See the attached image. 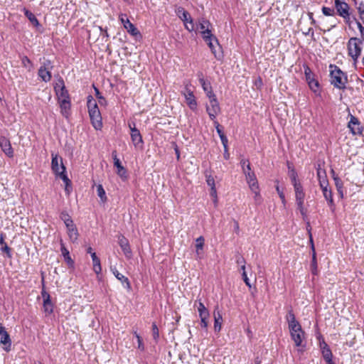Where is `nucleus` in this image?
I'll return each instance as SVG.
<instances>
[{"label": "nucleus", "instance_id": "13", "mask_svg": "<svg viewBox=\"0 0 364 364\" xmlns=\"http://www.w3.org/2000/svg\"><path fill=\"white\" fill-rule=\"evenodd\" d=\"M54 89L58 97V101H61L63 100H70L68 92L65 87L63 80H60L55 84Z\"/></svg>", "mask_w": 364, "mask_h": 364}, {"label": "nucleus", "instance_id": "55", "mask_svg": "<svg viewBox=\"0 0 364 364\" xmlns=\"http://www.w3.org/2000/svg\"><path fill=\"white\" fill-rule=\"evenodd\" d=\"M220 138L222 144L224 146V149H225V152H227L228 142V138L226 137L225 135L221 136V137H220Z\"/></svg>", "mask_w": 364, "mask_h": 364}, {"label": "nucleus", "instance_id": "11", "mask_svg": "<svg viewBox=\"0 0 364 364\" xmlns=\"http://www.w3.org/2000/svg\"><path fill=\"white\" fill-rule=\"evenodd\" d=\"M182 95L184 96L186 102L189 108L195 111L197 109V101L193 95V92L188 88V85H186L185 87V90L182 92Z\"/></svg>", "mask_w": 364, "mask_h": 364}, {"label": "nucleus", "instance_id": "48", "mask_svg": "<svg viewBox=\"0 0 364 364\" xmlns=\"http://www.w3.org/2000/svg\"><path fill=\"white\" fill-rule=\"evenodd\" d=\"M21 63L25 68H28L30 69L32 67L31 61L27 56H23L22 58Z\"/></svg>", "mask_w": 364, "mask_h": 364}, {"label": "nucleus", "instance_id": "31", "mask_svg": "<svg viewBox=\"0 0 364 364\" xmlns=\"http://www.w3.org/2000/svg\"><path fill=\"white\" fill-rule=\"evenodd\" d=\"M91 257L93 263V270L97 274H99L102 271L100 260L95 252L92 253Z\"/></svg>", "mask_w": 364, "mask_h": 364}, {"label": "nucleus", "instance_id": "5", "mask_svg": "<svg viewBox=\"0 0 364 364\" xmlns=\"http://www.w3.org/2000/svg\"><path fill=\"white\" fill-rule=\"evenodd\" d=\"M176 13L178 17L184 23L185 28L188 31L191 32L195 30L193 20L188 11L180 6L176 9Z\"/></svg>", "mask_w": 364, "mask_h": 364}, {"label": "nucleus", "instance_id": "28", "mask_svg": "<svg viewBox=\"0 0 364 364\" xmlns=\"http://www.w3.org/2000/svg\"><path fill=\"white\" fill-rule=\"evenodd\" d=\"M328 186H320V187L322 190L323 195L324 198L328 201L329 206L333 207L334 205V203H333V196H332V192H331V190L328 188Z\"/></svg>", "mask_w": 364, "mask_h": 364}, {"label": "nucleus", "instance_id": "51", "mask_svg": "<svg viewBox=\"0 0 364 364\" xmlns=\"http://www.w3.org/2000/svg\"><path fill=\"white\" fill-rule=\"evenodd\" d=\"M322 12L325 16H333L334 14V10L328 7H323Z\"/></svg>", "mask_w": 364, "mask_h": 364}, {"label": "nucleus", "instance_id": "3", "mask_svg": "<svg viewBox=\"0 0 364 364\" xmlns=\"http://www.w3.org/2000/svg\"><path fill=\"white\" fill-rule=\"evenodd\" d=\"M362 40L356 37L350 38L347 43L348 55L353 59L355 64L362 52Z\"/></svg>", "mask_w": 364, "mask_h": 364}, {"label": "nucleus", "instance_id": "1", "mask_svg": "<svg viewBox=\"0 0 364 364\" xmlns=\"http://www.w3.org/2000/svg\"><path fill=\"white\" fill-rule=\"evenodd\" d=\"M330 77L331 83L333 86L340 90L346 88V85L348 82L346 75L336 65H330Z\"/></svg>", "mask_w": 364, "mask_h": 364}, {"label": "nucleus", "instance_id": "42", "mask_svg": "<svg viewBox=\"0 0 364 364\" xmlns=\"http://www.w3.org/2000/svg\"><path fill=\"white\" fill-rule=\"evenodd\" d=\"M97 196L100 198L102 202H105L107 200L106 193H105V191L101 184H99L97 186Z\"/></svg>", "mask_w": 364, "mask_h": 364}, {"label": "nucleus", "instance_id": "56", "mask_svg": "<svg viewBox=\"0 0 364 364\" xmlns=\"http://www.w3.org/2000/svg\"><path fill=\"white\" fill-rule=\"evenodd\" d=\"M242 278H243V280L245 282V283L246 284L247 286H248L249 287H251V284L250 283V280L247 276V274H246V272L244 271L242 272Z\"/></svg>", "mask_w": 364, "mask_h": 364}, {"label": "nucleus", "instance_id": "26", "mask_svg": "<svg viewBox=\"0 0 364 364\" xmlns=\"http://www.w3.org/2000/svg\"><path fill=\"white\" fill-rule=\"evenodd\" d=\"M199 82L204 90V92L206 94V96L210 98L212 96H215V95L213 93L212 90V87L210 85V83L209 82H207L204 80V78L201 77L199 79Z\"/></svg>", "mask_w": 364, "mask_h": 364}, {"label": "nucleus", "instance_id": "60", "mask_svg": "<svg viewBox=\"0 0 364 364\" xmlns=\"http://www.w3.org/2000/svg\"><path fill=\"white\" fill-rule=\"evenodd\" d=\"M99 103L101 105H105L106 103V100L103 97H99Z\"/></svg>", "mask_w": 364, "mask_h": 364}, {"label": "nucleus", "instance_id": "61", "mask_svg": "<svg viewBox=\"0 0 364 364\" xmlns=\"http://www.w3.org/2000/svg\"><path fill=\"white\" fill-rule=\"evenodd\" d=\"M255 84L256 86L260 87L262 85L261 78H259L257 80H256Z\"/></svg>", "mask_w": 364, "mask_h": 364}, {"label": "nucleus", "instance_id": "57", "mask_svg": "<svg viewBox=\"0 0 364 364\" xmlns=\"http://www.w3.org/2000/svg\"><path fill=\"white\" fill-rule=\"evenodd\" d=\"M358 13L359 14H362L363 13H364V4L363 3H360L359 4V6H358Z\"/></svg>", "mask_w": 364, "mask_h": 364}, {"label": "nucleus", "instance_id": "49", "mask_svg": "<svg viewBox=\"0 0 364 364\" xmlns=\"http://www.w3.org/2000/svg\"><path fill=\"white\" fill-rule=\"evenodd\" d=\"M134 336H136V338L137 339L138 348L140 349L141 350H144V344L142 343V339H141V336L136 333V331H134Z\"/></svg>", "mask_w": 364, "mask_h": 364}, {"label": "nucleus", "instance_id": "7", "mask_svg": "<svg viewBox=\"0 0 364 364\" xmlns=\"http://www.w3.org/2000/svg\"><path fill=\"white\" fill-rule=\"evenodd\" d=\"M209 99V104L206 105V112L211 120H215L216 116L220 112V107L216 96H212Z\"/></svg>", "mask_w": 364, "mask_h": 364}, {"label": "nucleus", "instance_id": "50", "mask_svg": "<svg viewBox=\"0 0 364 364\" xmlns=\"http://www.w3.org/2000/svg\"><path fill=\"white\" fill-rule=\"evenodd\" d=\"M152 333L154 340H157L159 337V329L155 323L152 324Z\"/></svg>", "mask_w": 364, "mask_h": 364}, {"label": "nucleus", "instance_id": "16", "mask_svg": "<svg viewBox=\"0 0 364 364\" xmlns=\"http://www.w3.org/2000/svg\"><path fill=\"white\" fill-rule=\"evenodd\" d=\"M119 19L122 23L125 29H127V32L132 34V36H136L139 33L137 28L134 26L133 23H132L127 18L125 14H121L119 16Z\"/></svg>", "mask_w": 364, "mask_h": 364}, {"label": "nucleus", "instance_id": "54", "mask_svg": "<svg viewBox=\"0 0 364 364\" xmlns=\"http://www.w3.org/2000/svg\"><path fill=\"white\" fill-rule=\"evenodd\" d=\"M276 190H277V193H278V194H279V198H281V200H282V203L284 205V204H285V203H286L284 193H283V191H281V190L279 189V186H278L276 187Z\"/></svg>", "mask_w": 364, "mask_h": 364}, {"label": "nucleus", "instance_id": "4", "mask_svg": "<svg viewBox=\"0 0 364 364\" xmlns=\"http://www.w3.org/2000/svg\"><path fill=\"white\" fill-rule=\"evenodd\" d=\"M293 186L294 189L296 203L298 209L299 210L302 215H305L306 210L304 207L305 193L304 191L303 186L301 183L294 184Z\"/></svg>", "mask_w": 364, "mask_h": 364}, {"label": "nucleus", "instance_id": "22", "mask_svg": "<svg viewBox=\"0 0 364 364\" xmlns=\"http://www.w3.org/2000/svg\"><path fill=\"white\" fill-rule=\"evenodd\" d=\"M305 75L306 81L308 82V84L311 90L314 92H317V90H318V82L313 77L309 68H306L305 70Z\"/></svg>", "mask_w": 364, "mask_h": 364}, {"label": "nucleus", "instance_id": "2", "mask_svg": "<svg viewBox=\"0 0 364 364\" xmlns=\"http://www.w3.org/2000/svg\"><path fill=\"white\" fill-rule=\"evenodd\" d=\"M242 171L245 176L247 183H248L250 190L255 193V201L260 202L261 196L259 194L258 182L254 171L251 170L250 163H247L246 167L243 166Z\"/></svg>", "mask_w": 364, "mask_h": 364}, {"label": "nucleus", "instance_id": "29", "mask_svg": "<svg viewBox=\"0 0 364 364\" xmlns=\"http://www.w3.org/2000/svg\"><path fill=\"white\" fill-rule=\"evenodd\" d=\"M205 244V239L203 236H200L196 240V252L198 258L203 255V250Z\"/></svg>", "mask_w": 364, "mask_h": 364}, {"label": "nucleus", "instance_id": "45", "mask_svg": "<svg viewBox=\"0 0 364 364\" xmlns=\"http://www.w3.org/2000/svg\"><path fill=\"white\" fill-rule=\"evenodd\" d=\"M205 178L207 184L210 187V188H215V179L213 176L210 174L205 173Z\"/></svg>", "mask_w": 364, "mask_h": 364}, {"label": "nucleus", "instance_id": "43", "mask_svg": "<svg viewBox=\"0 0 364 364\" xmlns=\"http://www.w3.org/2000/svg\"><path fill=\"white\" fill-rule=\"evenodd\" d=\"M25 15L33 25L38 26V21L33 14L29 11H26Z\"/></svg>", "mask_w": 364, "mask_h": 364}, {"label": "nucleus", "instance_id": "37", "mask_svg": "<svg viewBox=\"0 0 364 364\" xmlns=\"http://www.w3.org/2000/svg\"><path fill=\"white\" fill-rule=\"evenodd\" d=\"M287 321L288 322V326L291 327L294 325H299V323L296 320L295 315L292 311H289L286 316Z\"/></svg>", "mask_w": 364, "mask_h": 364}, {"label": "nucleus", "instance_id": "6", "mask_svg": "<svg viewBox=\"0 0 364 364\" xmlns=\"http://www.w3.org/2000/svg\"><path fill=\"white\" fill-rule=\"evenodd\" d=\"M335 6L337 13L343 18L345 22L350 26L352 21L349 14V6L343 0H335Z\"/></svg>", "mask_w": 364, "mask_h": 364}, {"label": "nucleus", "instance_id": "14", "mask_svg": "<svg viewBox=\"0 0 364 364\" xmlns=\"http://www.w3.org/2000/svg\"><path fill=\"white\" fill-rule=\"evenodd\" d=\"M112 158L114 160V166L117 168V175L123 180L127 179V173L125 168L122 165L119 159L117 158L116 151L112 152Z\"/></svg>", "mask_w": 364, "mask_h": 364}, {"label": "nucleus", "instance_id": "40", "mask_svg": "<svg viewBox=\"0 0 364 364\" xmlns=\"http://www.w3.org/2000/svg\"><path fill=\"white\" fill-rule=\"evenodd\" d=\"M60 218L64 222L66 228H68L74 225L73 220L71 219L70 215L66 213H62L60 214Z\"/></svg>", "mask_w": 364, "mask_h": 364}, {"label": "nucleus", "instance_id": "35", "mask_svg": "<svg viewBox=\"0 0 364 364\" xmlns=\"http://www.w3.org/2000/svg\"><path fill=\"white\" fill-rule=\"evenodd\" d=\"M68 236L72 242H75L78 238V232L75 225L67 228Z\"/></svg>", "mask_w": 364, "mask_h": 364}, {"label": "nucleus", "instance_id": "36", "mask_svg": "<svg viewBox=\"0 0 364 364\" xmlns=\"http://www.w3.org/2000/svg\"><path fill=\"white\" fill-rule=\"evenodd\" d=\"M332 173L333 174H334V171L332 170ZM333 180L335 181V185H336V187L337 188V191L341 196V198H343V182L342 181L336 176L333 175Z\"/></svg>", "mask_w": 364, "mask_h": 364}, {"label": "nucleus", "instance_id": "33", "mask_svg": "<svg viewBox=\"0 0 364 364\" xmlns=\"http://www.w3.org/2000/svg\"><path fill=\"white\" fill-rule=\"evenodd\" d=\"M214 315V329L215 331H220L221 329L222 325V316L219 311L216 312L215 311L213 313Z\"/></svg>", "mask_w": 364, "mask_h": 364}, {"label": "nucleus", "instance_id": "25", "mask_svg": "<svg viewBox=\"0 0 364 364\" xmlns=\"http://www.w3.org/2000/svg\"><path fill=\"white\" fill-rule=\"evenodd\" d=\"M317 178L320 186H328V181L327 179L326 171L321 168L320 165H318L317 168Z\"/></svg>", "mask_w": 364, "mask_h": 364}, {"label": "nucleus", "instance_id": "44", "mask_svg": "<svg viewBox=\"0 0 364 364\" xmlns=\"http://www.w3.org/2000/svg\"><path fill=\"white\" fill-rule=\"evenodd\" d=\"M201 35L205 41H209L210 38L215 37V36H213L212 34V32H211V30L210 29V28H208L205 31L201 32Z\"/></svg>", "mask_w": 364, "mask_h": 364}, {"label": "nucleus", "instance_id": "15", "mask_svg": "<svg viewBox=\"0 0 364 364\" xmlns=\"http://www.w3.org/2000/svg\"><path fill=\"white\" fill-rule=\"evenodd\" d=\"M41 296L43 299V311L46 314L50 315L53 311V304L51 302L50 296L43 289L41 291Z\"/></svg>", "mask_w": 364, "mask_h": 364}, {"label": "nucleus", "instance_id": "24", "mask_svg": "<svg viewBox=\"0 0 364 364\" xmlns=\"http://www.w3.org/2000/svg\"><path fill=\"white\" fill-rule=\"evenodd\" d=\"M92 126L97 130H100L102 127V117L100 112L90 115Z\"/></svg>", "mask_w": 364, "mask_h": 364}, {"label": "nucleus", "instance_id": "52", "mask_svg": "<svg viewBox=\"0 0 364 364\" xmlns=\"http://www.w3.org/2000/svg\"><path fill=\"white\" fill-rule=\"evenodd\" d=\"M214 122V124L215 126V128H216V131L219 135L220 137H221V136H225L219 123L215 119V120H213Z\"/></svg>", "mask_w": 364, "mask_h": 364}, {"label": "nucleus", "instance_id": "17", "mask_svg": "<svg viewBox=\"0 0 364 364\" xmlns=\"http://www.w3.org/2000/svg\"><path fill=\"white\" fill-rule=\"evenodd\" d=\"M0 343L4 346V349L6 351L10 350L11 341L9 335L6 331L5 328L0 323Z\"/></svg>", "mask_w": 364, "mask_h": 364}, {"label": "nucleus", "instance_id": "23", "mask_svg": "<svg viewBox=\"0 0 364 364\" xmlns=\"http://www.w3.org/2000/svg\"><path fill=\"white\" fill-rule=\"evenodd\" d=\"M60 107V112L63 116H64L66 118H68L70 116V100H63L61 101H58Z\"/></svg>", "mask_w": 364, "mask_h": 364}, {"label": "nucleus", "instance_id": "10", "mask_svg": "<svg viewBox=\"0 0 364 364\" xmlns=\"http://www.w3.org/2000/svg\"><path fill=\"white\" fill-rule=\"evenodd\" d=\"M132 141L136 148H142L143 139L139 129L136 128L135 123H129Z\"/></svg>", "mask_w": 364, "mask_h": 364}, {"label": "nucleus", "instance_id": "39", "mask_svg": "<svg viewBox=\"0 0 364 364\" xmlns=\"http://www.w3.org/2000/svg\"><path fill=\"white\" fill-rule=\"evenodd\" d=\"M289 168V176L291 179V182L292 185L300 183V181L297 178V173L296 172L294 168H291L289 165L288 166Z\"/></svg>", "mask_w": 364, "mask_h": 364}, {"label": "nucleus", "instance_id": "64", "mask_svg": "<svg viewBox=\"0 0 364 364\" xmlns=\"http://www.w3.org/2000/svg\"><path fill=\"white\" fill-rule=\"evenodd\" d=\"M309 16L310 19L311 20V23L313 24H314L315 23V20L313 18V14L312 13H309Z\"/></svg>", "mask_w": 364, "mask_h": 364}, {"label": "nucleus", "instance_id": "41", "mask_svg": "<svg viewBox=\"0 0 364 364\" xmlns=\"http://www.w3.org/2000/svg\"><path fill=\"white\" fill-rule=\"evenodd\" d=\"M198 311L200 317L209 316V312L208 309L201 301H199L198 303Z\"/></svg>", "mask_w": 364, "mask_h": 364}, {"label": "nucleus", "instance_id": "9", "mask_svg": "<svg viewBox=\"0 0 364 364\" xmlns=\"http://www.w3.org/2000/svg\"><path fill=\"white\" fill-rule=\"evenodd\" d=\"M53 66L50 60H47L43 63V65L40 67L38 74L41 79L47 82L51 80V69Z\"/></svg>", "mask_w": 364, "mask_h": 364}, {"label": "nucleus", "instance_id": "12", "mask_svg": "<svg viewBox=\"0 0 364 364\" xmlns=\"http://www.w3.org/2000/svg\"><path fill=\"white\" fill-rule=\"evenodd\" d=\"M51 168L55 175H58L60 171H65V167L63 163V159L58 154L52 153Z\"/></svg>", "mask_w": 364, "mask_h": 364}, {"label": "nucleus", "instance_id": "59", "mask_svg": "<svg viewBox=\"0 0 364 364\" xmlns=\"http://www.w3.org/2000/svg\"><path fill=\"white\" fill-rule=\"evenodd\" d=\"M2 251L7 253V255L10 257V248L8 247L7 245H5L4 247H2Z\"/></svg>", "mask_w": 364, "mask_h": 364}, {"label": "nucleus", "instance_id": "46", "mask_svg": "<svg viewBox=\"0 0 364 364\" xmlns=\"http://www.w3.org/2000/svg\"><path fill=\"white\" fill-rule=\"evenodd\" d=\"M56 176H59L63 181V182L65 183V185H67V186H70V181L68 178L67 175L65 174V171H61L60 173Z\"/></svg>", "mask_w": 364, "mask_h": 364}, {"label": "nucleus", "instance_id": "34", "mask_svg": "<svg viewBox=\"0 0 364 364\" xmlns=\"http://www.w3.org/2000/svg\"><path fill=\"white\" fill-rule=\"evenodd\" d=\"M310 241H311V242L312 244L311 249H312V252H313L312 262H311V272L314 274H317L316 255V252H315V249H314V244H313V240H312L311 237H310Z\"/></svg>", "mask_w": 364, "mask_h": 364}, {"label": "nucleus", "instance_id": "30", "mask_svg": "<svg viewBox=\"0 0 364 364\" xmlns=\"http://www.w3.org/2000/svg\"><path fill=\"white\" fill-rule=\"evenodd\" d=\"M87 107H88L89 115H91L92 114H95V113L100 112L95 100L91 96L88 97Z\"/></svg>", "mask_w": 364, "mask_h": 364}, {"label": "nucleus", "instance_id": "32", "mask_svg": "<svg viewBox=\"0 0 364 364\" xmlns=\"http://www.w3.org/2000/svg\"><path fill=\"white\" fill-rule=\"evenodd\" d=\"M211 27V24L209 21L206 20L204 18H200L198 20V27L197 29L200 31V33L205 31L208 28Z\"/></svg>", "mask_w": 364, "mask_h": 364}, {"label": "nucleus", "instance_id": "62", "mask_svg": "<svg viewBox=\"0 0 364 364\" xmlns=\"http://www.w3.org/2000/svg\"><path fill=\"white\" fill-rule=\"evenodd\" d=\"M247 163H249V162L247 161H246L245 159L241 160L240 164L242 165V168H243V166L246 167Z\"/></svg>", "mask_w": 364, "mask_h": 364}, {"label": "nucleus", "instance_id": "47", "mask_svg": "<svg viewBox=\"0 0 364 364\" xmlns=\"http://www.w3.org/2000/svg\"><path fill=\"white\" fill-rule=\"evenodd\" d=\"M61 252L65 260H67L68 262H72V259L69 256V251L64 247L63 243H61Z\"/></svg>", "mask_w": 364, "mask_h": 364}, {"label": "nucleus", "instance_id": "53", "mask_svg": "<svg viewBox=\"0 0 364 364\" xmlns=\"http://www.w3.org/2000/svg\"><path fill=\"white\" fill-rule=\"evenodd\" d=\"M208 317L209 316L200 317V325H201V327H203V328L206 329L208 326Z\"/></svg>", "mask_w": 364, "mask_h": 364}, {"label": "nucleus", "instance_id": "38", "mask_svg": "<svg viewBox=\"0 0 364 364\" xmlns=\"http://www.w3.org/2000/svg\"><path fill=\"white\" fill-rule=\"evenodd\" d=\"M210 48L212 53L214 54L215 57H217L215 47L219 46L218 41L216 37L210 38L209 41H205Z\"/></svg>", "mask_w": 364, "mask_h": 364}, {"label": "nucleus", "instance_id": "18", "mask_svg": "<svg viewBox=\"0 0 364 364\" xmlns=\"http://www.w3.org/2000/svg\"><path fill=\"white\" fill-rule=\"evenodd\" d=\"M0 147L7 156L9 158H12L14 156V150L11 147L10 141L7 138L4 136H1L0 138Z\"/></svg>", "mask_w": 364, "mask_h": 364}, {"label": "nucleus", "instance_id": "8", "mask_svg": "<svg viewBox=\"0 0 364 364\" xmlns=\"http://www.w3.org/2000/svg\"><path fill=\"white\" fill-rule=\"evenodd\" d=\"M289 332L291 339L294 341L296 346H301L303 340L304 339V332L301 328L300 324L294 325L289 327Z\"/></svg>", "mask_w": 364, "mask_h": 364}, {"label": "nucleus", "instance_id": "63", "mask_svg": "<svg viewBox=\"0 0 364 364\" xmlns=\"http://www.w3.org/2000/svg\"><path fill=\"white\" fill-rule=\"evenodd\" d=\"M356 23L359 28L360 33H361V31L364 30V27L362 26V24L359 21H357Z\"/></svg>", "mask_w": 364, "mask_h": 364}, {"label": "nucleus", "instance_id": "21", "mask_svg": "<svg viewBox=\"0 0 364 364\" xmlns=\"http://www.w3.org/2000/svg\"><path fill=\"white\" fill-rule=\"evenodd\" d=\"M321 349L323 358L327 363V364H335L332 360V352L329 348L328 346L324 341H323L322 343H321Z\"/></svg>", "mask_w": 364, "mask_h": 364}, {"label": "nucleus", "instance_id": "58", "mask_svg": "<svg viewBox=\"0 0 364 364\" xmlns=\"http://www.w3.org/2000/svg\"><path fill=\"white\" fill-rule=\"evenodd\" d=\"M210 196H211V197H213V198L217 197V191H216V188H210Z\"/></svg>", "mask_w": 364, "mask_h": 364}, {"label": "nucleus", "instance_id": "20", "mask_svg": "<svg viewBox=\"0 0 364 364\" xmlns=\"http://www.w3.org/2000/svg\"><path fill=\"white\" fill-rule=\"evenodd\" d=\"M348 126L353 134L355 135L362 134V127L360 126L358 119L354 116L351 115L350 120L349 121Z\"/></svg>", "mask_w": 364, "mask_h": 364}, {"label": "nucleus", "instance_id": "19", "mask_svg": "<svg viewBox=\"0 0 364 364\" xmlns=\"http://www.w3.org/2000/svg\"><path fill=\"white\" fill-rule=\"evenodd\" d=\"M118 242L125 257L127 258H131L132 253L128 240L123 235H120L118 239Z\"/></svg>", "mask_w": 364, "mask_h": 364}, {"label": "nucleus", "instance_id": "27", "mask_svg": "<svg viewBox=\"0 0 364 364\" xmlns=\"http://www.w3.org/2000/svg\"><path fill=\"white\" fill-rule=\"evenodd\" d=\"M111 271L118 280H119L122 284H126V287L127 289L131 288L130 282L128 278L124 276L123 274H120L116 269V267H111Z\"/></svg>", "mask_w": 364, "mask_h": 364}]
</instances>
